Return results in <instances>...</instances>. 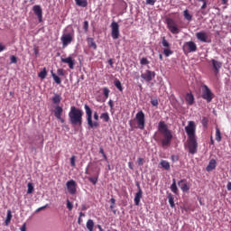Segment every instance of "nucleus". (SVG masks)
Listing matches in <instances>:
<instances>
[{
    "label": "nucleus",
    "mask_w": 231,
    "mask_h": 231,
    "mask_svg": "<svg viewBox=\"0 0 231 231\" xmlns=\"http://www.w3.org/2000/svg\"><path fill=\"white\" fill-rule=\"evenodd\" d=\"M49 205H45L43 207H40L38 208V209H36V212H41L42 210H44L45 208H48Z\"/></svg>",
    "instance_id": "obj_50"
},
{
    "label": "nucleus",
    "mask_w": 231,
    "mask_h": 231,
    "mask_svg": "<svg viewBox=\"0 0 231 231\" xmlns=\"http://www.w3.org/2000/svg\"><path fill=\"white\" fill-rule=\"evenodd\" d=\"M183 51L188 52H195L198 51V46L193 42H185L183 45Z\"/></svg>",
    "instance_id": "obj_12"
},
{
    "label": "nucleus",
    "mask_w": 231,
    "mask_h": 231,
    "mask_svg": "<svg viewBox=\"0 0 231 231\" xmlns=\"http://www.w3.org/2000/svg\"><path fill=\"white\" fill-rule=\"evenodd\" d=\"M216 141L217 142H221L222 141V134H221V131L218 127L216 128Z\"/></svg>",
    "instance_id": "obj_30"
},
{
    "label": "nucleus",
    "mask_w": 231,
    "mask_h": 231,
    "mask_svg": "<svg viewBox=\"0 0 231 231\" xmlns=\"http://www.w3.org/2000/svg\"><path fill=\"white\" fill-rule=\"evenodd\" d=\"M74 39V32L63 34L61 36V43H63V48H66L69 44L73 42Z\"/></svg>",
    "instance_id": "obj_10"
},
{
    "label": "nucleus",
    "mask_w": 231,
    "mask_h": 231,
    "mask_svg": "<svg viewBox=\"0 0 231 231\" xmlns=\"http://www.w3.org/2000/svg\"><path fill=\"white\" fill-rule=\"evenodd\" d=\"M20 231H26V223H23V225H22V227H20Z\"/></svg>",
    "instance_id": "obj_57"
},
{
    "label": "nucleus",
    "mask_w": 231,
    "mask_h": 231,
    "mask_svg": "<svg viewBox=\"0 0 231 231\" xmlns=\"http://www.w3.org/2000/svg\"><path fill=\"white\" fill-rule=\"evenodd\" d=\"M207 7H208V1H205V2H203V5H202V6H201V9H202V10H205V9H207Z\"/></svg>",
    "instance_id": "obj_55"
},
{
    "label": "nucleus",
    "mask_w": 231,
    "mask_h": 231,
    "mask_svg": "<svg viewBox=\"0 0 231 231\" xmlns=\"http://www.w3.org/2000/svg\"><path fill=\"white\" fill-rule=\"evenodd\" d=\"M196 37L199 41H200L202 42H208V35L207 32H197Z\"/></svg>",
    "instance_id": "obj_18"
},
{
    "label": "nucleus",
    "mask_w": 231,
    "mask_h": 231,
    "mask_svg": "<svg viewBox=\"0 0 231 231\" xmlns=\"http://www.w3.org/2000/svg\"><path fill=\"white\" fill-rule=\"evenodd\" d=\"M10 59H11V63H14V64L17 63V58L15 56L13 55L11 56Z\"/></svg>",
    "instance_id": "obj_53"
},
{
    "label": "nucleus",
    "mask_w": 231,
    "mask_h": 231,
    "mask_svg": "<svg viewBox=\"0 0 231 231\" xmlns=\"http://www.w3.org/2000/svg\"><path fill=\"white\" fill-rule=\"evenodd\" d=\"M76 5L79 6V7H87L88 3V0H74Z\"/></svg>",
    "instance_id": "obj_27"
},
{
    "label": "nucleus",
    "mask_w": 231,
    "mask_h": 231,
    "mask_svg": "<svg viewBox=\"0 0 231 231\" xmlns=\"http://www.w3.org/2000/svg\"><path fill=\"white\" fill-rule=\"evenodd\" d=\"M143 198V190L141 189V187L138 185V191L135 193L134 201V205L136 207H138L141 203V199Z\"/></svg>",
    "instance_id": "obj_15"
},
{
    "label": "nucleus",
    "mask_w": 231,
    "mask_h": 231,
    "mask_svg": "<svg viewBox=\"0 0 231 231\" xmlns=\"http://www.w3.org/2000/svg\"><path fill=\"white\" fill-rule=\"evenodd\" d=\"M202 88V98L205 99L208 103H210L214 98V93L207 85H204Z\"/></svg>",
    "instance_id": "obj_6"
},
{
    "label": "nucleus",
    "mask_w": 231,
    "mask_h": 231,
    "mask_svg": "<svg viewBox=\"0 0 231 231\" xmlns=\"http://www.w3.org/2000/svg\"><path fill=\"white\" fill-rule=\"evenodd\" d=\"M167 27L171 33L173 34L180 33V29L178 28V25L174 20L167 19Z\"/></svg>",
    "instance_id": "obj_9"
},
{
    "label": "nucleus",
    "mask_w": 231,
    "mask_h": 231,
    "mask_svg": "<svg viewBox=\"0 0 231 231\" xmlns=\"http://www.w3.org/2000/svg\"><path fill=\"white\" fill-rule=\"evenodd\" d=\"M171 190L173 192V194H178V187H177V181L176 179H172V183L171 185Z\"/></svg>",
    "instance_id": "obj_26"
},
{
    "label": "nucleus",
    "mask_w": 231,
    "mask_h": 231,
    "mask_svg": "<svg viewBox=\"0 0 231 231\" xmlns=\"http://www.w3.org/2000/svg\"><path fill=\"white\" fill-rule=\"evenodd\" d=\"M34 188L32 183L27 184V194H32Z\"/></svg>",
    "instance_id": "obj_40"
},
{
    "label": "nucleus",
    "mask_w": 231,
    "mask_h": 231,
    "mask_svg": "<svg viewBox=\"0 0 231 231\" xmlns=\"http://www.w3.org/2000/svg\"><path fill=\"white\" fill-rule=\"evenodd\" d=\"M99 153H101L102 155H105L106 153H105V151H104V149H103V147H100L99 148Z\"/></svg>",
    "instance_id": "obj_61"
},
{
    "label": "nucleus",
    "mask_w": 231,
    "mask_h": 231,
    "mask_svg": "<svg viewBox=\"0 0 231 231\" xmlns=\"http://www.w3.org/2000/svg\"><path fill=\"white\" fill-rule=\"evenodd\" d=\"M135 120L137 124V128L143 130L145 128V114L143 111H139L135 115Z\"/></svg>",
    "instance_id": "obj_5"
},
{
    "label": "nucleus",
    "mask_w": 231,
    "mask_h": 231,
    "mask_svg": "<svg viewBox=\"0 0 231 231\" xmlns=\"http://www.w3.org/2000/svg\"><path fill=\"white\" fill-rule=\"evenodd\" d=\"M137 163L139 166H143L144 164V159L143 158H138Z\"/></svg>",
    "instance_id": "obj_47"
},
{
    "label": "nucleus",
    "mask_w": 231,
    "mask_h": 231,
    "mask_svg": "<svg viewBox=\"0 0 231 231\" xmlns=\"http://www.w3.org/2000/svg\"><path fill=\"white\" fill-rule=\"evenodd\" d=\"M171 160L175 162L179 161V156L178 155H171Z\"/></svg>",
    "instance_id": "obj_49"
},
{
    "label": "nucleus",
    "mask_w": 231,
    "mask_h": 231,
    "mask_svg": "<svg viewBox=\"0 0 231 231\" xmlns=\"http://www.w3.org/2000/svg\"><path fill=\"white\" fill-rule=\"evenodd\" d=\"M158 131L163 135V139L162 140V147L169 146L173 138V134L171 131L168 128V125L165 122L160 121L158 124Z\"/></svg>",
    "instance_id": "obj_3"
},
{
    "label": "nucleus",
    "mask_w": 231,
    "mask_h": 231,
    "mask_svg": "<svg viewBox=\"0 0 231 231\" xmlns=\"http://www.w3.org/2000/svg\"><path fill=\"white\" fill-rule=\"evenodd\" d=\"M108 64H109L110 66H113V65H114L113 60H108Z\"/></svg>",
    "instance_id": "obj_64"
},
{
    "label": "nucleus",
    "mask_w": 231,
    "mask_h": 231,
    "mask_svg": "<svg viewBox=\"0 0 231 231\" xmlns=\"http://www.w3.org/2000/svg\"><path fill=\"white\" fill-rule=\"evenodd\" d=\"M66 189L71 196L77 194V182L74 180H68L66 182Z\"/></svg>",
    "instance_id": "obj_8"
},
{
    "label": "nucleus",
    "mask_w": 231,
    "mask_h": 231,
    "mask_svg": "<svg viewBox=\"0 0 231 231\" xmlns=\"http://www.w3.org/2000/svg\"><path fill=\"white\" fill-rule=\"evenodd\" d=\"M210 62H211V65H212V70H213V73H214V75L216 76V77H217L218 76V74L220 73V69H222V67H223V63L222 62H220V61H218V60H214V59H212L211 60H210Z\"/></svg>",
    "instance_id": "obj_11"
},
{
    "label": "nucleus",
    "mask_w": 231,
    "mask_h": 231,
    "mask_svg": "<svg viewBox=\"0 0 231 231\" xmlns=\"http://www.w3.org/2000/svg\"><path fill=\"white\" fill-rule=\"evenodd\" d=\"M48 75L47 69L46 68H43V70H42V72L38 73V77H40V79H44Z\"/></svg>",
    "instance_id": "obj_34"
},
{
    "label": "nucleus",
    "mask_w": 231,
    "mask_h": 231,
    "mask_svg": "<svg viewBox=\"0 0 231 231\" xmlns=\"http://www.w3.org/2000/svg\"><path fill=\"white\" fill-rule=\"evenodd\" d=\"M111 205H116V199L112 198L110 199Z\"/></svg>",
    "instance_id": "obj_62"
},
{
    "label": "nucleus",
    "mask_w": 231,
    "mask_h": 231,
    "mask_svg": "<svg viewBox=\"0 0 231 231\" xmlns=\"http://www.w3.org/2000/svg\"><path fill=\"white\" fill-rule=\"evenodd\" d=\"M91 165H92V162H89L88 164V166L85 169V174H91V172L89 171V168L91 167Z\"/></svg>",
    "instance_id": "obj_45"
},
{
    "label": "nucleus",
    "mask_w": 231,
    "mask_h": 231,
    "mask_svg": "<svg viewBox=\"0 0 231 231\" xmlns=\"http://www.w3.org/2000/svg\"><path fill=\"white\" fill-rule=\"evenodd\" d=\"M6 47L0 43V52L4 51Z\"/></svg>",
    "instance_id": "obj_60"
},
{
    "label": "nucleus",
    "mask_w": 231,
    "mask_h": 231,
    "mask_svg": "<svg viewBox=\"0 0 231 231\" xmlns=\"http://www.w3.org/2000/svg\"><path fill=\"white\" fill-rule=\"evenodd\" d=\"M201 124H202L203 127L208 128V118L206 116L202 117Z\"/></svg>",
    "instance_id": "obj_39"
},
{
    "label": "nucleus",
    "mask_w": 231,
    "mask_h": 231,
    "mask_svg": "<svg viewBox=\"0 0 231 231\" xmlns=\"http://www.w3.org/2000/svg\"><path fill=\"white\" fill-rule=\"evenodd\" d=\"M88 27H89L88 22V21H85L84 23H83V29H84V31H85V32H88Z\"/></svg>",
    "instance_id": "obj_46"
},
{
    "label": "nucleus",
    "mask_w": 231,
    "mask_h": 231,
    "mask_svg": "<svg viewBox=\"0 0 231 231\" xmlns=\"http://www.w3.org/2000/svg\"><path fill=\"white\" fill-rule=\"evenodd\" d=\"M70 166L71 167H76V156L72 155L70 157Z\"/></svg>",
    "instance_id": "obj_43"
},
{
    "label": "nucleus",
    "mask_w": 231,
    "mask_h": 231,
    "mask_svg": "<svg viewBox=\"0 0 231 231\" xmlns=\"http://www.w3.org/2000/svg\"><path fill=\"white\" fill-rule=\"evenodd\" d=\"M93 118H94V120H96L95 122H97V120L99 119V116H98L97 112H94Z\"/></svg>",
    "instance_id": "obj_54"
},
{
    "label": "nucleus",
    "mask_w": 231,
    "mask_h": 231,
    "mask_svg": "<svg viewBox=\"0 0 231 231\" xmlns=\"http://www.w3.org/2000/svg\"><path fill=\"white\" fill-rule=\"evenodd\" d=\"M32 51H34V55H36V56L39 55V48L38 47H34V49H32Z\"/></svg>",
    "instance_id": "obj_56"
},
{
    "label": "nucleus",
    "mask_w": 231,
    "mask_h": 231,
    "mask_svg": "<svg viewBox=\"0 0 231 231\" xmlns=\"http://www.w3.org/2000/svg\"><path fill=\"white\" fill-rule=\"evenodd\" d=\"M163 54L165 57H170L173 54V51L171 50V48H166L163 50Z\"/></svg>",
    "instance_id": "obj_38"
},
{
    "label": "nucleus",
    "mask_w": 231,
    "mask_h": 231,
    "mask_svg": "<svg viewBox=\"0 0 231 231\" xmlns=\"http://www.w3.org/2000/svg\"><path fill=\"white\" fill-rule=\"evenodd\" d=\"M217 161L215 159H212L209 161L208 165L206 167L207 172H211V171H214V169L217 168Z\"/></svg>",
    "instance_id": "obj_21"
},
{
    "label": "nucleus",
    "mask_w": 231,
    "mask_h": 231,
    "mask_svg": "<svg viewBox=\"0 0 231 231\" xmlns=\"http://www.w3.org/2000/svg\"><path fill=\"white\" fill-rule=\"evenodd\" d=\"M183 16L186 20L188 21H192L193 16L189 14V10H184L183 11Z\"/></svg>",
    "instance_id": "obj_31"
},
{
    "label": "nucleus",
    "mask_w": 231,
    "mask_h": 231,
    "mask_svg": "<svg viewBox=\"0 0 231 231\" xmlns=\"http://www.w3.org/2000/svg\"><path fill=\"white\" fill-rule=\"evenodd\" d=\"M51 75L52 76V79H54V82H56V84L58 85L61 84L60 78L57 76L53 71H51Z\"/></svg>",
    "instance_id": "obj_29"
},
{
    "label": "nucleus",
    "mask_w": 231,
    "mask_h": 231,
    "mask_svg": "<svg viewBox=\"0 0 231 231\" xmlns=\"http://www.w3.org/2000/svg\"><path fill=\"white\" fill-rule=\"evenodd\" d=\"M162 45L166 49L171 48L170 42L166 40V37L162 38Z\"/></svg>",
    "instance_id": "obj_36"
},
{
    "label": "nucleus",
    "mask_w": 231,
    "mask_h": 231,
    "mask_svg": "<svg viewBox=\"0 0 231 231\" xmlns=\"http://www.w3.org/2000/svg\"><path fill=\"white\" fill-rule=\"evenodd\" d=\"M88 231H94L95 223L93 219H88L86 223Z\"/></svg>",
    "instance_id": "obj_24"
},
{
    "label": "nucleus",
    "mask_w": 231,
    "mask_h": 231,
    "mask_svg": "<svg viewBox=\"0 0 231 231\" xmlns=\"http://www.w3.org/2000/svg\"><path fill=\"white\" fill-rule=\"evenodd\" d=\"M154 77H155V72H152L151 70H146L143 74L141 75V78L147 82L152 81Z\"/></svg>",
    "instance_id": "obj_14"
},
{
    "label": "nucleus",
    "mask_w": 231,
    "mask_h": 231,
    "mask_svg": "<svg viewBox=\"0 0 231 231\" xmlns=\"http://www.w3.org/2000/svg\"><path fill=\"white\" fill-rule=\"evenodd\" d=\"M12 212L11 210H7V217H5V225H9L10 221H12Z\"/></svg>",
    "instance_id": "obj_37"
},
{
    "label": "nucleus",
    "mask_w": 231,
    "mask_h": 231,
    "mask_svg": "<svg viewBox=\"0 0 231 231\" xmlns=\"http://www.w3.org/2000/svg\"><path fill=\"white\" fill-rule=\"evenodd\" d=\"M185 100L188 105L192 106L195 101L194 95L192 93L186 94Z\"/></svg>",
    "instance_id": "obj_22"
},
{
    "label": "nucleus",
    "mask_w": 231,
    "mask_h": 231,
    "mask_svg": "<svg viewBox=\"0 0 231 231\" xmlns=\"http://www.w3.org/2000/svg\"><path fill=\"white\" fill-rule=\"evenodd\" d=\"M60 101H61V97L59 94H54V97H52V103L60 104Z\"/></svg>",
    "instance_id": "obj_32"
},
{
    "label": "nucleus",
    "mask_w": 231,
    "mask_h": 231,
    "mask_svg": "<svg viewBox=\"0 0 231 231\" xmlns=\"http://www.w3.org/2000/svg\"><path fill=\"white\" fill-rule=\"evenodd\" d=\"M67 208L72 210L73 205L69 200H67Z\"/></svg>",
    "instance_id": "obj_48"
},
{
    "label": "nucleus",
    "mask_w": 231,
    "mask_h": 231,
    "mask_svg": "<svg viewBox=\"0 0 231 231\" xmlns=\"http://www.w3.org/2000/svg\"><path fill=\"white\" fill-rule=\"evenodd\" d=\"M64 69H58V76H64Z\"/></svg>",
    "instance_id": "obj_51"
},
{
    "label": "nucleus",
    "mask_w": 231,
    "mask_h": 231,
    "mask_svg": "<svg viewBox=\"0 0 231 231\" xmlns=\"http://www.w3.org/2000/svg\"><path fill=\"white\" fill-rule=\"evenodd\" d=\"M227 190H231V182H228L226 185Z\"/></svg>",
    "instance_id": "obj_63"
},
{
    "label": "nucleus",
    "mask_w": 231,
    "mask_h": 231,
    "mask_svg": "<svg viewBox=\"0 0 231 231\" xmlns=\"http://www.w3.org/2000/svg\"><path fill=\"white\" fill-rule=\"evenodd\" d=\"M197 126L195 122L189 121L188 125L185 126V132L188 135L187 148L189 152L192 155L198 152L199 143L196 136Z\"/></svg>",
    "instance_id": "obj_1"
},
{
    "label": "nucleus",
    "mask_w": 231,
    "mask_h": 231,
    "mask_svg": "<svg viewBox=\"0 0 231 231\" xmlns=\"http://www.w3.org/2000/svg\"><path fill=\"white\" fill-rule=\"evenodd\" d=\"M109 93H110V90L107 88H103V95L105 96L106 98L109 97Z\"/></svg>",
    "instance_id": "obj_42"
},
{
    "label": "nucleus",
    "mask_w": 231,
    "mask_h": 231,
    "mask_svg": "<svg viewBox=\"0 0 231 231\" xmlns=\"http://www.w3.org/2000/svg\"><path fill=\"white\" fill-rule=\"evenodd\" d=\"M160 165L165 170L170 171L171 170V163L168 161L162 160L160 162Z\"/></svg>",
    "instance_id": "obj_25"
},
{
    "label": "nucleus",
    "mask_w": 231,
    "mask_h": 231,
    "mask_svg": "<svg viewBox=\"0 0 231 231\" xmlns=\"http://www.w3.org/2000/svg\"><path fill=\"white\" fill-rule=\"evenodd\" d=\"M151 104L153 106H159V101L157 98H153V99H151Z\"/></svg>",
    "instance_id": "obj_44"
},
{
    "label": "nucleus",
    "mask_w": 231,
    "mask_h": 231,
    "mask_svg": "<svg viewBox=\"0 0 231 231\" xmlns=\"http://www.w3.org/2000/svg\"><path fill=\"white\" fill-rule=\"evenodd\" d=\"M61 62L67 63L70 69H73L75 67V60H73L71 57H68L65 59L61 58Z\"/></svg>",
    "instance_id": "obj_19"
},
{
    "label": "nucleus",
    "mask_w": 231,
    "mask_h": 231,
    "mask_svg": "<svg viewBox=\"0 0 231 231\" xmlns=\"http://www.w3.org/2000/svg\"><path fill=\"white\" fill-rule=\"evenodd\" d=\"M168 202L171 208H175L174 196L171 193H168Z\"/></svg>",
    "instance_id": "obj_23"
},
{
    "label": "nucleus",
    "mask_w": 231,
    "mask_h": 231,
    "mask_svg": "<svg viewBox=\"0 0 231 231\" xmlns=\"http://www.w3.org/2000/svg\"><path fill=\"white\" fill-rule=\"evenodd\" d=\"M114 85L120 92L124 90L123 85L119 79H116L114 81Z\"/></svg>",
    "instance_id": "obj_28"
},
{
    "label": "nucleus",
    "mask_w": 231,
    "mask_h": 231,
    "mask_svg": "<svg viewBox=\"0 0 231 231\" xmlns=\"http://www.w3.org/2000/svg\"><path fill=\"white\" fill-rule=\"evenodd\" d=\"M84 109L87 116V124L91 128H97L99 126L98 122H93L92 120V109L88 105H84Z\"/></svg>",
    "instance_id": "obj_4"
},
{
    "label": "nucleus",
    "mask_w": 231,
    "mask_h": 231,
    "mask_svg": "<svg viewBox=\"0 0 231 231\" xmlns=\"http://www.w3.org/2000/svg\"><path fill=\"white\" fill-rule=\"evenodd\" d=\"M62 113L63 108L60 106H56V108H54V116H56V119L63 124L65 123V120L62 118Z\"/></svg>",
    "instance_id": "obj_13"
},
{
    "label": "nucleus",
    "mask_w": 231,
    "mask_h": 231,
    "mask_svg": "<svg viewBox=\"0 0 231 231\" xmlns=\"http://www.w3.org/2000/svg\"><path fill=\"white\" fill-rule=\"evenodd\" d=\"M108 106H109V107H110L111 109L114 108V102H113V100H109V101H108Z\"/></svg>",
    "instance_id": "obj_58"
},
{
    "label": "nucleus",
    "mask_w": 231,
    "mask_h": 231,
    "mask_svg": "<svg viewBox=\"0 0 231 231\" xmlns=\"http://www.w3.org/2000/svg\"><path fill=\"white\" fill-rule=\"evenodd\" d=\"M111 37L113 40H117L120 37L119 24L116 22L111 23Z\"/></svg>",
    "instance_id": "obj_7"
},
{
    "label": "nucleus",
    "mask_w": 231,
    "mask_h": 231,
    "mask_svg": "<svg viewBox=\"0 0 231 231\" xmlns=\"http://www.w3.org/2000/svg\"><path fill=\"white\" fill-rule=\"evenodd\" d=\"M32 12H34V14H36V16H38V21H40V23H42V9L41 5L32 6Z\"/></svg>",
    "instance_id": "obj_16"
},
{
    "label": "nucleus",
    "mask_w": 231,
    "mask_h": 231,
    "mask_svg": "<svg viewBox=\"0 0 231 231\" xmlns=\"http://www.w3.org/2000/svg\"><path fill=\"white\" fill-rule=\"evenodd\" d=\"M100 118L105 122H109L110 116L108 113H103L100 115Z\"/></svg>",
    "instance_id": "obj_35"
},
{
    "label": "nucleus",
    "mask_w": 231,
    "mask_h": 231,
    "mask_svg": "<svg viewBox=\"0 0 231 231\" xmlns=\"http://www.w3.org/2000/svg\"><path fill=\"white\" fill-rule=\"evenodd\" d=\"M83 115L84 112L81 109L76 106H70L68 114L69 124L72 125L81 126L83 124Z\"/></svg>",
    "instance_id": "obj_2"
},
{
    "label": "nucleus",
    "mask_w": 231,
    "mask_h": 231,
    "mask_svg": "<svg viewBox=\"0 0 231 231\" xmlns=\"http://www.w3.org/2000/svg\"><path fill=\"white\" fill-rule=\"evenodd\" d=\"M100 172H101V169L97 168V170L96 173L94 174V176L88 178V181L90 183H92V185H97V183L98 181V178L100 176Z\"/></svg>",
    "instance_id": "obj_17"
},
{
    "label": "nucleus",
    "mask_w": 231,
    "mask_h": 231,
    "mask_svg": "<svg viewBox=\"0 0 231 231\" xmlns=\"http://www.w3.org/2000/svg\"><path fill=\"white\" fill-rule=\"evenodd\" d=\"M140 64H141V65H148V64H150V61L148 60L147 58H142V59L140 60Z\"/></svg>",
    "instance_id": "obj_41"
},
{
    "label": "nucleus",
    "mask_w": 231,
    "mask_h": 231,
    "mask_svg": "<svg viewBox=\"0 0 231 231\" xmlns=\"http://www.w3.org/2000/svg\"><path fill=\"white\" fill-rule=\"evenodd\" d=\"M156 3V0H146V5H154Z\"/></svg>",
    "instance_id": "obj_52"
},
{
    "label": "nucleus",
    "mask_w": 231,
    "mask_h": 231,
    "mask_svg": "<svg viewBox=\"0 0 231 231\" xmlns=\"http://www.w3.org/2000/svg\"><path fill=\"white\" fill-rule=\"evenodd\" d=\"M128 167H129V169H131V171H134V166H133V162H128Z\"/></svg>",
    "instance_id": "obj_59"
},
{
    "label": "nucleus",
    "mask_w": 231,
    "mask_h": 231,
    "mask_svg": "<svg viewBox=\"0 0 231 231\" xmlns=\"http://www.w3.org/2000/svg\"><path fill=\"white\" fill-rule=\"evenodd\" d=\"M187 180L182 179L178 182V186L181 189L182 192H189V187L186 183Z\"/></svg>",
    "instance_id": "obj_20"
},
{
    "label": "nucleus",
    "mask_w": 231,
    "mask_h": 231,
    "mask_svg": "<svg viewBox=\"0 0 231 231\" xmlns=\"http://www.w3.org/2000/svg\"><path fill=\"white\" fill-rule=\"evenodd\" d=\"M88 46L93 48L94 50H96L97 48L96 42H94V39L93 38H88Z\"/></svg>",
    "instance_id": "obj_33"
}]
</instances>
